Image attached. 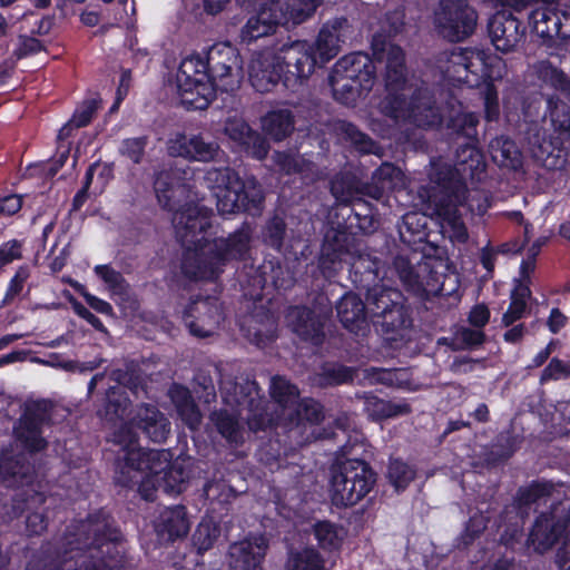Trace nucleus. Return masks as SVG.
<instances>
[{
  "label": "nucleus",
  "mask_w": 570,
  "mask_h": 570,
  "mask_svg": "<svg viewBox=\"0 0 570 570\" xmlns=\"http://www.w3.org/2000/svg\"><path fill=\"white\" fill-rule=\"evenodd\" d=\"M415 471L412 466L400 460H392L389 465L387 478L397 490H404L413 481Z\"/></svg>",
  "instance_id": "obj_45"
},
{
  "label": "nucleus",
  "mask_w": 570,
  "mask_h": 570,
  "mask_svg": "<svg viewBox=\"0 0 570 570\" xmlns=\"http://www.w3.org/2000/svg\"><path fill=\"white\" fill-rule=\"evenodd\" d=\"M350 35L347 20L340 18L325 23L313 45L307 41L283 42L255 52L247 66L249 82L259 92L272 90L279 80L293 89L312 76L317 66L333 59Z\"/></svg>",
  "instance_id": "obj_3"
},
{
  "label": "nucleus",
  "mask_w": 570,
  "mask_h": 570,
  "mask_svg": "<svg viewBox=\"0 0 570 570\" xmlns=\"http://www.w3.org/2000/svg\"><path fill=\"white\" fill-rule=\"evenodd\" d=\"M285 225L281 218H274L266 227L265 240L273 247L281 248Z\"/></svg>",
  "instance_id": "obj_51"
},
{
  "label": "nucleus",
  "mask_w": 570,
  "mask_h": 570,
  "mask_svg": "<svg viewBox=\"0 0 570 570\" xmlns=\"http://www.w3.org/2000/svg\"><path fill=\"white\" fill-rule=\"evenodd\" d=\"M75 288L80 291V293L83 296V298L86 299L87 304L91 308H94L96 312H98L100 314H104V315H112V307H111V305L108 302H106V301H104V299H101V298H99V297H97V296L86 292L82 288V286L79 285V284H76Z\"/></svg>",
  "instance_id": "obj_52"
},
{
  "label": "nucleus",
  "mask_w": 570,
  "mask_h": 570,
  "mask_svg": "<svg viewBox=\"0 0 570 570\" xmlns=\"http://www.w3.org/2000/svg\"><path fill=\"white\" fill-rule=\"evenodd\" d=\"M490 318V311L485 305L474 306L469 315V322L475 327H483Z\"/></svg>",
  "instance_id": "obj_58"
},
{
  "label": "nucleus",
  "mask_w": 570,
  "mask_h": 570,
  "mask_svg": "<svg viewBox=\"0 0 570 570\" xmlns=\"http://www.w3.org/2000/svg\"><path fill=\"white\" fill-rule=\"evenodd\" d=\"M423 198V216L416 213H407L403 216V223L410 227L415 222L420 223L425 216H436L440 219L442 233L446 235L452 242L463 243L468 238L466 228L458 214L456 206L452 200L443 202L438 198L436 194L429 195L426 202Z\"/></svg>",
  "instance_id": "obj_15"
},
{
  "label": "nucleus",
  "mask_w": 570,
  "mask_h": 570,
  "mask_svg": "<svg viewBox=\"0 0 570 570\" xmlns=\"http://www.w3.org/2000/svg\"><path fill=\"white\" fill-rule=\"evenodd\" d=\"M96 110L97 102L95 100L86 101L75 111L69 122L60 129L58 138L63 139L67 137L70 128H80L86 126L91 120Z\"/></svg>",
  "instance_id": "obj_46"
},
{
  "label": "nucleus",
  "mask_w": 570,
  "mask_h": 570,
  "mask_svg": "<svg viewBox=\"0 0 570 570\" xmlns=\"http://www.w3.org/2000/svg\"><path fill=\"white\" fill-rule=\"evenodd\" d=\"M220 307L215 299L194 302L185 313L184 320L190 333L195 336L212 335L222 321Z\"/></svg>",
  "instance_id": "obj_20"
},
{
  "label": "nucleus",
  "mask_w": 570,
  "mask_h": 570,
  "mask_svg": "<svg viewBox=\"0 0 570 570\" xmlns=\"http://www.w3.org/2000/svg\"><path fill=\"white\" fill-rule=\"evenodd\" d=\"M313 534L322 550L334 552L342 548L347 537V530L341 524L323 520L313 525Z\"/></svg>",
  "instance_id": "obj_30"
},
{
  "label": "nucleus",
  "mask_w": 570,
  "mask_h": 570,
  "mask_svg": "<svg viewBox=\"0 0 570 570\" xmlns=\"http://www.w3.org/2000/svg\"><path fill=\"white\" fill-rule=\"evenodd\" d=\"M271 394L274 401L282 407V416L265 417L262 413V400L255 383H246L237 386L232 382L224 383L222 395L225 409L215 415V423L219 433L230 443L243 440V430L239 419H246L253 430L264 429L267 424L278 423L282 417L297 424L303 421L318 422L322 416V407L314 400L298 401V391L287 380L275 376L271 381Z\"/></svg>",
  "instance_id": "obj_4"
},
{
  "label": "nucleus",
  "mask_w": 570,
  "mask_h": 570,
  "mask_svg": "<svg viewBox=\"0 0 570 570\" xmlns=\"http://www.w3.org/2000/svg\"><path fill=\"white\" fill-rule=\"evenodd\" d=\"M372 49L374 60L365 53L356 52L335 63L330 75L335 99L345 105L352 104L362 91L372 88L375 70L384 69L387 91L381 104L384 115L417 127H435L445 122L448 128L466 138L475 136L479 119L475 114L464 111L461 102L451 98L440 111L428 89L413 90L406 81L404 53L400 47L375 37Z\"/></svg>",
  "instance_id": "obj_1"
},
{
  "label": "nucleus",
  "mask_w": 570,
  "mask_h": 570,
  "mask_svg": "<svg viewBox=\"0 0 570 570\" xmlns=\"http://www.w3.org/2000/svg\"><path fill=\"white\" fill-rule=\"evenodd\" d=\"M456 159L458 163L453 169L445 164H433V168L430 174L431 180L442 187L444 193L461 186L468 178H479L484 171L485 164L483 155L471 144L465 145L458 151Z\"/></svg>",
  "instance_id": "obj_12"
},
{
  "label": "nucleus",
  "mask_w": 570,
  "mask_h": 570,
  "mask_svg": "<svg viewBox=\"0 0 570 570\" xmlns=\"http://www.w3.org/2000/svg\"><path fill=\"white\" fill-rule=\"evenodd\" d=\"M331 190L333 196L341 203H350L357 194V188L348 175L335 178L332 181Z\"/></svg>",
  "instance_id": "obj_47"
},
{
  "label": "nucleus",
  "mask_w": 570,
  "mask_h": 570,
  "mask_svg": "<svg viewBox=\"0 0 570 570\" xmlns=\"http://www.w3.org/2000/svg\"><path fill=\"white\" fill-rule=\"evenodd\" d=\"M41 49V43L35 38H21L20 45L17 51L18 57H23L29 53L37 52Z\"/></svg>",
  "instance_id": "obj_60"
},
{
  "label": "nucleus",
  "mask_w": 570,
  "mask_h": 570,
  "mask_svg": "<svg viewBox=\"0 0 570 570\" xmlns=\"http://www.w3.org/2000/svg\"><path fill=\"white\" fill-rule=\"evenodd\" d=\"M561 13V30L558 37L562 39L570 38V7H564L560 10Z\"/></svg>",
  "instance_id": "obj_64"
},
{
  "label": "nucleus",
  "mask_w": 570,
  "mask_h": 570,
  "mask_svg": "<svg viewBox=\"0 0 570 570\" xmlns=\"http://www.w3.org/2000/svg\"><path fill=\"white\" fill-rule=\"evenodd\" d=\"M321 0H288L284 9L285 23L299 24L307 20L316 10Z\"/></svg>",
  "instance_id": "obj_42"
},
{
  "label": "nucleus",
  "mask_w": 570,
  "mask_h": 570,
  "mask_svg": "<svg viewBox=\"0 0 570 570\" xmlns=\"http://www.w3.org/2000/svg\"><path fill=\"white\" fill-rule=\"evenodd\" d=\"M28 472L29 466L22 464L20 460H13L8 452L2 453L0 458V478L9 487L28 484Z\"/></svg>",
  "instance_id": "obj_41"
},
{
  "label": "nucleus",
  "mask_w": 570,
  "mask_h": 570,
  "mask_svg": "<svg viewBox=\"0 0 570 570\" xmlns=\"http://www.w3.org/2000/svg\"><path fill=\"white\" fill-rule=\"evenodd\" d=\"M256 12L247 20L240 32L245 42L273 33L277 26L286 24L284 7L281 0H256Z\"/></svg>",
  "instance_id": "obj_17"
},
{
  "label": "nucleus",
  "mask_w": 570,
  "mask_h": 570,
  "mask_svg": "<svg viewBox=\"0 0 570 570\" xmlns=\"http://www.w3.org/2000/svg\"><path fill=\"white\" fill-rule=\"evenodd\" d=\"M22 206L21 197L9 195L0 199V215L11 216L20 210Z\"/></svg>",
  "instance_id": "obj_56"
},
{
  "label": "nucleus",
  "mask_w": 570,
  "mask_h": 570,
  "mask_svg": "<svg viewBox=\"0 0 570 570\" xmlns=\"http://www.w3.org/2000/svg\"><path fill=\"white\" fill-rule=\"evenodd\" d=\"M395 269L403 285L415 294H428L430 289L422 278V274L428 272L426 264L419 265L417 271L403 258L395 261Z\"/></svg>",
  "instance_id": "obj_37"
},
{
  "label": "nucleus",
  "mask_w": 570,
  "mask_h": 570,
  "mask_svg": "<svg viewBox=\"0 0 570 570\" xmlns=\"http://www.w3.org/2000/svg\"><path fill=\"white\" fill-rule=\"evenodd\" d=\"M22 497L21 502L23 503V508L20 507V500H16L13 510H20V512L24 510L28 511L26 517V530L29 534L42 533L47 528V520L39 509L46 502L45 495L35 490H27Z\"/></svg>",
  "instance_id": "obj_27"
},
{
  "label": "nucleus",
  "mask_w": 570,
  "mask_h": 570,
  "mask_svg": "<svg viewBox=\"0 0 570 570\" xmlns=\"http://www.w3.org/2000/svg\"><path fill=\"white\" fill-rule=\"evenodd\" d=\"M345 264L351 265L355 274H362L360 283H370L379 276L377 263L372 262L368 256L360 255L351 262V255L348 253L332 249L330 245L323 246L320 265L326 277H332L333 274L342 269Z\"/></svg>",
  "instance_id": "obj_18"
},
{
  "label": "nucleus",
  "mask_w": 570,
  "mask_h": 570,
  "mask_svg": "<svg viewBox=\"0 0 570 570\" xmlns=\"http://www.w3.org/2000/svg\"><path fill=\"white\" fill-rule=\"evenodd\" d=\"M346 134L348 135L352 142H354L356 146L360 147L362 151H370L371 150V141L367 139V137L358 131L354 126L347 125L346 127Z\"/></svg>",
  "instance_id": "obj_59"
},
{
  "label": "nucleus",
  "mask_w": 570,
  "mask_h": 570,
  "mask_svg": "<svg viewBox=\"0 0 570 570\" xmlns=\"http://www.w3.org/2000/svg\"><path fill=\"white\" fill-rule=\"evenodd\" d=\"M537 76L556 89L570 96V82L566 75L556 68L550 61H539L533 66Z\"/></svg>",
  "instance_id": "obj_43"
},
{
  "label": "nucleus",
  "mask_w": 570,
  "mask_h": 570,
  "mask_svg": "<svg viewBox=\"0 0 570 570\" xmlns=\"http://www.w3.org/2000/svg\"><path fill=\"white\" fill-rule=\"evenodd\" d=\"M364 410L373 420H383L407 414L410 405L404 401H385L366 395L364 396Z\"/></svg>",
  "instance_id": "obj_33"
},
{
  "label": "nucleus",
  "mask_w": 570,
  "mask_h": 570,
  "mask_svg": "<svg viewBox=\"0 0 570 570\" xmlns=\"http://www.w3.org/2000/svg\"><path fill=\"white\" fill-rule=\"evenodd\" d=\"M275 161H276L277 166L279 167V169L287 174H289L292 171L304 173L305 171L304 167L308 166L298 156L296 157V156H292V155L281 154V153H277L275 155Z\"/></svg>",
  "instance_id": "obj_50"
},
{
  "label": "nucleus",
  "mask_w": 570,
  "mask_h": 570,
  "mask_svg": "<svg viewBox=\"0 0 570 570\" xmlns=\"http://www.w3.org/2000/svg\"><path fill=\"white\" fill-rule=\"evenodd\" d=\"M325 561L321 553L312 548L291 551L286 561V570H324Z\"/></svg>",
  "instance_id": "obj_39"
},
{
  "label": "nucleus",
  "mask_w": 570,
  "mask_h": 570,
  "mask_svg": "<svg viewBox=\"0 0 570 570\" xmlns=\"http://www.w3.org/2000/svg\"><path fill=\"white\" fill-rule=\"evenodd\" d=\"M373 189L368 194L379 199L384 191L401 189L406 187V178L402 170L392 164H383L375 170L372 177Z\"/></svg>",
  "instance_id": "obj_29"
},
{
  "label": "nucleus",
  "mask_w": 570,
  "mask_h": 570,
  "mask_svg": "<svg viewBox=\"0 0 570 570\" xmlns=\"http://www.w3.org/2000/svg\"><path fill=\"white\" fill-rule=\"evenodd\" d=\"M267 548L264 537H253L230 546L229 558L234 570H262L259 567Z\"/></svg>",
  "instance_id": "obj_22"
},
{
  "label": "nucleus",
  "mask_w": 570,
  "mask_h": 570,
  "mask_svg": "<svg viewBox=\"0 0 570 570\" xmlns=\"http://www.w3.org/2000/svg\"><path fill=\"white\" fill-rule=\"evenodd\" d=\"M207 65L210 66L212 80L217 90L232 91L240 82L239 55L228 42L215 43L208 51Z\"/></svg>",
  "instance_id": "obj_16"
},
{
  "label": "nucleus",
  "mask_w": 570,
  "mask_h": 570,
  "mask_svg": "<svg viewBox=\"0 0 570 570\" xmlns=\"http://www.w3.org/2000/svg\"><path fill=\"white\" fill-rule=\"evenodd\" d=\"M21 256V245L17 240L4 243L0 247V263L8 264Z\"/></svg>",
  "instance_id": "obj_54"
},
{
  "label": "nucleus",
  "mask_w": 570,
  "mask_h": 570,
  "mask_svg": "<svg viewBox=\"0 0 570 570\" xmlns=\"http://www.w3.org/2000/svg\"><path fill=\"white\" fill-rule=\"evenodd\" d=\"M225 134L247 154L257 159H263L268 150V145L259 135L252 132L247 124L240 118L228 119Z\"/></svg>",
  "instance_id": "obj_25"
},
{
  "label": "nucleus",
  "mask_w": 570,
  "mask_h": 570,
  "mask_svg": "<svg viewBox=\"0 0 570 570\" xmlns=\"http://www.w3.org/2000/svg\"><path fill=\"white\" fill-rule=\"evenodd\" d=\"M173 224L178 239L187 247L183 272L195 279H213L229 262L244 258L249 249V230L228 238H212L209 212L199 205L176 210Z\"/></svg>",
  "instance_id": "obj_5"
},
{
  "label": "nucleus",
  "mask_w": 570,
  "mask_h": 570,
  "mask_svg": "<svg viewBox=\"0 0 570 570\" xmlns=\"http://www.w3.org/2000/svg\"><path fill=\"white\" fill-rule=\"evenodd\" d=\"M184 507L167 508L161 513L156 523V531L163 541H173L187 534L189 530Z\"/></svg>",
  "instance_id": "obj_26"
},
{
  "label": "nucleus",
  "mask_w": 570,
  "mask_h": 570,
  "mask_svg": "<svg viewBox=\"0 0 570 570\" xmlns=\"http://www.w3.org/2000/svg\"><path fill=\"white\" fill-rule=\"evenodd\" d=\"M29 273L26 268H19L16 275L10 281L6 299H11L17 296L23 288L24 282L27 281Z\"/></svg>",
  "instance_id": "obj_55"
},
{
  "label": "nucleus",
  "mask_w": 570,
  "mask_h": 570,
  "mask_svg": "<svg viewBox=\"0 0 570 570\" xmlns=\"http://www.w3.org/2000/svg\"><path fill=\"white\" fill-rule=\"evenodd\" d=\"M206 186L217 199L220 214H234L240 210H258L263 193L254 178L242 180L229 168L209 169L205 177Z\"/></svg>",
  "instance_id": "obj_7"
},
{
  "label": "nucleus",
  "mask_w": 570,
  "mask_h": 570,
  "mask_svg": "<svg viewBox=\"0 0 570 570\" xmlns=\"http://www.w3.org/2000/svg\"><path fill=\"white\" fill-rule=\"evenodd\" d=\"M375 484V474L361 460L338 462L331 469L330 497L336 507H350L365 498Z\"/></svg>",
  "instance_id": "obj_10"
},
{
  "label": "nucleus",
  "mask_w": 570,
  "mask_h": 570,
  "mask_svg": "<svg viewBox=\"0 0 570 570\" xmlns=\"http://www.w3.org/2000/svg\"><path fill=\"white\" fill-rule=\"evenodd\" d=\"M263 129L275 140L285 138L293 130V119L288 110H275L262 120Z\"/></svg>",
  "instance_id": "obj_40"
},
{
  "label": "nucleus",
  "mask_w": 570,
  "mask_h": 570,
  "mask_svg": "<svg viewBox=\"0 0 570 570\" xmlns=\"http://www.w3.org/2000/svg\"><path fill=\"white\" fill-rule=\"evenodd\" d=\"M94 272L117 303L121 304L129 296L128 285L118 271L109 265H97Z\"/></svg>",
  "instance_id": "obj_36"
},
{
  "label": "nucleus",
  "mask_w": 570,
  "mask_h": 570,
  "mask_svg": "<svg viewBox=\"0 0 570 570\" xmlns=\"http://www.w3.org/2000/svg\"><path fill=\"white\" fill-rule=\"evenodd\" d=\"M476 12L468 0H440L435 22L443 37L450 41H461L469 37L476 26Z\"/></svg>",
  "instance_id": "obj_14"
},
{
  "label": "nucleus",
  "mask_w": 570,
  "mask_h": 570,
  "mask_svg": "<svg viewBox=\"0 0 570 570\" xmlns=\"http://www.w3.org/2000/svg\"><path fill=\"white\" fill-rule=\"evenodd\" d=\"M147 139L145 137H135L122 140L119 151L135 164H139L144 157Z\"/></svg>",
  "instance_id": "obj_48"
},
{
  "label": "nucleus",
  "mask_w": 570,
  "mask_h": 570,
  "mask_svg": "<svg viewBox=\"0 0 570 570\" xmlns=\"http://www.w3.org/2000/svg\"><path fill=\"white\" fill-rule=\"evenodd\" d=\"M547 243V237L538 238L530 249V256L521 263L520 274L525 278L530 276L535 266V256L539 253L542 245Z\"/></svg>",
  "instance_id": "obj_53"
},
{
  "label": "nucleus",
  "mask_w": 570,
  "mask_h": 570,
  "mask_svg": "<svg viewBox=\"0 0 570 570\" xmlns=\"http://www.w3.org/2000/svg\"><path fill=\"white\" fill-rule=\"evenodd\" d=\"M489 33L497 50L509 52L521 41L523 32L520 22L511 14L497 13L489 22Z\"/></svg>",
  "instance_id": "obj_23"
},
{
  "label": "nucleus",
  "mask_w": 570,
  "mask_h": 570,
  "mask_svg": "<svg viewBox=\"0 0 570 570\" xmlns=\"http://www.w3.org/2000/svg\"><path fill=\"white\" fill-rule=\"evenodd\" d=\"M176 87L183 105L205 109L216 95V87L207 73V63L199 56L185 58L176 73Z\"/></svg>",
  "instance_id": "obj_11"
},
{
  "label": "nucleus",
  "mask_w": 570,
  "mask_h": 570,
  "mask_svg": "<svg viewBox=\"0 0 570 570\" xmlns=\"http://www.w3.org/2000/svg\"><path fill=\"white\" fill-rule=\"evenodd\" d=\"M169 395L181 420L190 429H195L200 422V413L195 406L188 390L180 385H174Z\"/></svg>",
  "instance_id": "obj_34"
},
{
  "label": "nucleus",
  "mask_w": 570,
  "mask_h": 570,
  "mask_svg": "<svg viewBox=\"0 0 570 570\" xmlns=\"http://www.w3.org/2000/svg\"><path fill=\"white\" fill-rule=\"evenodd\" d=\"M337 315L346 328L357 331L365 323V305L357 295L346 294L337 304Z\"/></svg>",
  "instance_id": "obj_31"
},
{
  "label": "nucleus",
  "mask_w": 570,
  "mask_h": 570,
  "mask_svg": "<svg viewBox=\"0 0 570 570\" xmlns=\"http://www.w3.org/2000/svg\"><path fill=\"white\" fill-rule=\"evenodd\" d=\"M445 77L449 81L469 87L483 85L485 117L493 120L499 116L498 94L490 82L504 75V62L497 55L476 49H459L451 52Z\"/></svg>",
  "instance_id": "obj_6"
},
{
  "label": "nucleus",
  "mask_w": 570,
  "mask_h": 570,
  "mask_svg": "<svg viewBox=\"0 0 570 570\" xmlns=\"http://www.w3.org/2000/svg\"><path fill=\"white\" fill-rule=\"evenodd\" d=\"M367 305L375 316H382L386 332H399L410 325L407 312L402 303V294L384 285L367 289Z\"/></svg>",
  "instance_id": "obj_13"
},
{
  "label": "nucleus",
  "mask_w": 570,
  "mask_h": 570,
  "mask_svg": "<svg viewBox=\"0 0 570 570\" xmlns=\"http://www.w3.org/2000/svg\"><path fill=\"white\" fill-rule=\"evenodd\" d=\"M460 338L468 345H480L483 340L484 335L479 330H470V328H462L460 332Z\"/></svg>",
  "instance_id": "obj_61"
},
{
  "label": "nucleus",
  "mask_w": 570,
  "mask_h": 570,
  "mask_svg": "<svg viewBox=\"0 0 570 570\" xmlns=\"http://www.w3.org/2000/svg\"><path fill=\"white\" fill-rule=\"evenodd\" d=\"M219 530L210 517H205L200 523L198 524L194 535H193V543L198 550V552L206 551L210 549L218 538Z\"/></svg>",
  "instance_id": "obj_44"
},
{
  "label": "nucleus",
  "mask_w": 570,
  "mask_h": 570,
  "mask_svg": "<svg viewBox=\"0 0 570 570\" xmlns=\"http://www.w3.org/2000/svg\"><path fill=\"white\" fill-rule=\"evenodd\" d=\"M528 282L529 277L524 278L520 274V279L517 281L514 289L511 294L510 306L502 317V322L504 323V325L508 326L524 315L527 307V298L530 296Z\"/></svg>",
  "instance_id": "obj_38"
},
{
  "label": "nucleus",
  "mask_w": 570,
  "mask_h": 570,
  "mask_svg": "<svg viewBox=\"0 0 570 570\" xmlns=\"http://www.w3.org/2000/svg\"><path fill=\"white\" fill-rule=\"evenodd\" d=\"M46 420V405L36 403L28 405L18 426L14 429L16 442L29 451H39L46 442L41 438L40 426Z\"/></svg>",
  "instance_id": "obj_21"
},
{
  "label": "nucleus",
  "mask_w": 570,
  "mask_h": 570,
  "mask_svg": "<svg viewBox=\"0 0 570 570\" xmlns=\"http://www.w3.org/2000/svg\"><path fill=\"white\" fill-rule=\"evenodd\" d=\"M569 522L570 508L564 504H560L554 508L550 517L541 515L537 520L530 533V543L537 551H546L554 543Z\"/></svg>",
  "instance_id": "obj_19"
},
{
  "label": "nucleus",
  "mask_w": 570,
  "mask_h": 570,
  "mask_svg": "<svg viewBox=\"0 0 570 570\" xmlns=\"http://www.w3.org/2000/svg\"><path fill=\"white\" fill-rule=\"evenodd\" d=\"M570 377V365L558 358H552L541 375V381L562 380Z\"/></svg>",
  "instance_id": "obj_49"
},
{
  "label": "nucleus",
  "mask_w": 570,
  "mask_h": 570,
  "mask_svg": "<svg viewBox=\"0 0 570 570\" xmlns=\"http://www.w3.org/2000/svg\"><path fill=\"white\" fill-rule=\"evenodd\" d=\"M79 534L83 538V546L90 547L88 551L77 552L68 559L65 558L61 566L51 570H114L117 561L110 557V561L104 560V554H110L116 549V533L110 531L107 521H94L92 519L81 523Z\"/></svg>",
  "instance_id": "obj_8"
},
{
  "label": "nucleus",
  "mask_w": 570,
  "mask_h": 570,
  "mask_svg": "<svg viewBox=\"0 0 570 570\" xmlns=\"http://www.w3.org/2000/svg\"><path fill=\"white\" fill-rule=\"evenodd\" d=\"M490 155L501 167L518 168L521 166V153L515 144L504 137H498L490 144Z\"/></svg>",
  "instance_id": "obj_35"
},
{
  "label": "nucleus",
  "mask_w": 570,
  "mask_h": 570,
  "mask_svg": "<svg viewBox=\"0 0 570 570\" xmlns=\"http://www.w3.org/2000/svg\"><path fill=\"white\" fill-rule=\"evenodd\" d=\"M171 156H179L191 160L208 161L217 155V146L205 142L198 136L187 137L177 132L169 138L167 144Z\"/></svg>",
  "instance_id": "obj_24"
},
{
  "label": "nucleus",
  "mask_w": 570,
  "mask_h": 570,
  "mask_svg": "<svg viewBox=\"0 0 570 570\" xmlns=\"http://www.w3.org/2000/svg\"><path fill=\"white\" fill-rule=\"evenodd\" d=\"M76 313L85 318L89 324H91L95 328L104 331L105 327L100 320L96 317L90 311H88L85 306L77 304L75 305Z\"/></svg>",
  "instance_id": "obj_62"
},
{
  "label": "nucleus",
  "mask_w": 570,
  "mask_h": 570,
  "mask_svg": "<svg viewBox=\"0 0 570 570\" xmlns=\"http://www.w3.org/2000/svg\"><path fill=\"white\" fill-rule=\"evenodd\" d=\"M550 120L557 137L534 134L530 140L533 158L549 170H561L568 163L563 141L570 138V108L561 101L549 100Z\"/></svg>",
  "instance_id": "obj_9"
},
{
  "label": "nucleus",
  "mask_w": 570,
  "mask_h": 570,
  "mask_svg": "<svg viewBox=\"0 0 570 570\" xmlns=\"http://www.w3.org/2000/svg\"><path fill=\"white\" fill-rule=\"evenodd\" d=\"M396 376L395 371L372 368L367 371V380L370 383L393 384Z\"/></svg>",
  "instance_id": "obj_57"
},
{
  "label": "nucleus",
  "mask_w": 570,
  "mask_h": 570,
  "mask_svg": "<svg viewBox=\"0 0 570 570\" xmlns=\"http://www.w3.org/2000/svg\"><path fill=\"white\" fill-rule=\"evenodd\" d=\"M566 324V316L558 309L553 308L550 313L548 326L552 333H557Z\"/></svg>",
  "instance_id": "obj_63"
},
{
  "label": "nucleus",
  "mask_w": 570,
  "mask_h": 570,
  "mask_svg": "<svg viewBox=\"0 0 570 570\" xmlns=\"http://www.w3.org/2000/svg\"><path fill=\"white\" fill-rule=\"evenodd\" d=\"M154 188L158 203L170 210L175 207L176 198L186 191V187L177 183L175 173L171 170L159 173Z\"/></svg>",
  "instance_id": "obj_32"
},
{
  "label": "nucleus",
  "mask_w": 570,
  "mask_h": 570,
  "mask_svg": "<svg viewBox=\"0 0 570 570\" xmlns=\"http://www.w3.org/2000/svg\"><path fill=\"white\" fill-rule=\"evenodd\" d=\"M106 419L112 424L111 441L117 451V481L124 485L139 484L145 500H153L158 488L167 493H178L189 478L188 459L171 461L168 450H142L138 446L137 432L141 430L151 441L164 442L170 431L169 422L155 406L142 404L128 409V399L119 389L108 393Z\"/></svg>",
  "instance_id": "obj_2"
},
{
  "label": "nucleus",
  "mask_w": 570,
  "mask_h": 570,
  "mask_svg": "<svg viewBox=\"0 0 570 570\" xmlns=\"http://www.w3.org/2000/svg\"><path fill=\"white\" fill-rule=\"evenodd\" d=\"M287 321L292 330L304 340H311L315 344L321 341V321L304 307H293L287 314Z\"/></svg>",
  "instance_id": "obj_28"
}]
</instances>
